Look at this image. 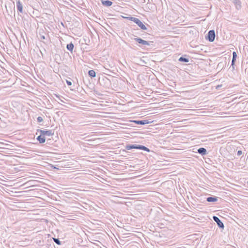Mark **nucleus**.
I'll return each mask as SVG.
<instances>
[{"label":"nucleus","instance_id":"obj_2","mask_svg":"<svg viewBox=\"0 0 248 248\" xmlns=\"http://www.w3.org/2000/svg\"><path fill=\"white\" fill-rule=\"evenodd\" d=\"M103 96V94L99 93L97 91H96L94 89V110L102 109L101 108L105 106L103 104L100 103L101 101H98L95 98V97H96L101 99H102V96Z\"/></svg>","mask_w":248,"mask_h":248},{"label":"nucleus","instance_id":"obj_21","mask_svg":"<svg viewBox=\"0 0 248 248\" xmlns=\"http://www.w3.org/2000/svg\"><path fill=\"white\" fill-rule=\"evenodd\" d=\"M74 47V45L72 43H70V44H67V46H66L67 49L71 52H72L73 51Z\"/></svg>","mask_w":248,"mask_h":248},{"label":"nucleus","instance_id":"obj_26","mask_svg":"<svg viewBox=\"0 0 248 248\" xmlns=\"http://www.w3.org/2000/svg\"><path fill=\"white\" fill-rule=\"evenodd\" d=\"M125 149L127 150H130L131 149H132V145L130 144H127L125 146Z\"/></svg>","mask_w":248,"mask_h":248},{"label":"nucleus","instance_id":"obj_8","mask_svg":"<svg viewBox=\"0 0 248 248\" xmlns=\"http://www.w3.org/2000/svg\"><path fill=\"white\" fill-rule=\"evenodd\" d=\"M213 220L217 223L218 227L219 228L222 229H223L224 228V224L217 217L213 216Z\"/></svg>","mask_w":248,"mask_h":248},{"label":"nucleus","instance_id":"obj_16","mask_svg":"<svg viewBox=\"0 0 248 248\" xmlns=\"http://www.w3.org/2000/svg\"><path fill=\"white\" fill-rule=\"evenodd\" d=\"M218 198L216 196L209 197L206 198V201L209 202H214L217 201Z\"/></svg>","mask_w":248,"mask_h":248},{"label":"nucleus","instance_id":"obj_35","mask_svg":"<svg viewBox=\"0 0 248 248\" xmlns=\"http://www.w3.org/2000/svg\"><path fill=\"white\" fill-rule=\"evenodd\" d=\"M96 135L95 134H94V137ZM99 138H97V137H95L94 138V140H93V141H94V143L95 142V143H97V142H96V141Z\"/></svg>","mask_w":248,"mask_h":248},{"label":"nucleus","instance_id":"obj_22","mask_svg":"<svg viewBox=\"0 0 248 248\" xmlns=\"http://www.w3.org/2000/svg\"><path fill=\"white\" fill-rule=\"evenodd\" d=\"M137 25L143 30H146L147 29L145 25L141 21H140V23Z\"/></svg>","mask_w":248,"mask_h":248},{"label":"nucleus","instance_id":"obj_37","mask_svg":"<svg viewBox=\"0 0 248 248\" xmlns=\"http://www.w3.org/2000/svg\"><path fill=\"white\" fill-rule=\"evenodd\" d=\"M99 112L98 111H94V114H93V115L94 116H97V115H99V114H98Z\"/></svg>","mask_w":248,"mask_h":248},{"label":"nucleus","instance_id":"obj_29","mask_svg":"<svg viewBox=\"0 0 248 248\" xmlns=\"http://www.w3.org/2000/svg\"><path fill=\"white\" fill-rule=\"evenodd\" d=\"M37 122L39 123H41L43 121V119L42 117L39 116L37 119Z\"/></svg>","mask_w":248,"mask_h":248},{"label":"nucleus","instance_id":"obj_44","mask_svg":"<svg viewBox=\"0 0 248 248\" xmlns=\"http://www.w3.org/2000/svg\"><path fill=\"white\" fill-rule=\"evenodd\" d=\"M247 184L248 185V181L247 182Z\"/></svg>","mask_w":248,"mask_h":248},{"label":"nucleus","instance_id":"obj_27","mask_svg":"<svg viewBox=\"0 0 248 248\" xmlns=\"http://www.w3.org/2000/svg\"><path fill=\"white\" fill-rule=\"evenodd\" d=\"M89 75L91 77V79H92V78L93 77V70H91L89 71Z\"/></svg>","mask_w":248,"mask_h":248},{"label":"nucleus","instance_id":"obj_18","mask_svg":"<svg viewBox=\"0 0 248 248\" xmlns=\"http://www.w3.org/2000/svg\"><path fill=\"white\" fill-rule=\"evenodd\" d=\"M37 140L40 143H44L46 141V138L43 136L41 134L37 137Z\"/></svg>","mask_w":248,"mask_h":248},{"label":"nucleus","instance_id":"obj_36","mask_svg":"<svg viewBox=\"0 0 248 248\" xmlns=\"http://www.w3.org/2000/svg\"><path fill=\"white\" fill-rule=\"evenodd\" d=\"M40 38L41 39H46V37H45V35H40Z\"/></svg>","mask_w":248,"mask_h":248},{"label":"nucleus","instance_id":"obj_15","mask_svg":"<svg viewBox=\"0 0 248 248\" xmlns=\"http://www.w3.org/2000/svg\"><path fill=\"white\" fill-rule=\"evenodd\" d=\"M198 153L202 155H206L207 154V150L204 148H200L198 149Z\"/></svg>","mask_w":248,"mask_h":248},{"label":"nucleus","instance_id":"obj_38","mask_svg":"<svg viewBox=\"0 0 248 248\" xmlns=\"http://www.w3.org/2000/svg\"><path fill=\"white\" fill-rule=\"evenodd\" d=\"M222 85H218L216 87V89H219L220 88H221L222 87Z\"/></svg>","mask_w":248,"mask_h":248},{"label":"nucleus","instance_id":"obj_40","mask_svg":"<svg viewBox=\"0 0 248 248\" xmlns=\"http://www.w3.org/2000/svg\"><path fill=\"white\" fill-rule=\"evenodd\" d=\"M96 77V73L94 71V78Z\"/></svg>","mask_w":248,"mask_h":248},{"label":"nucleus","instance_id":"obj_3","mask_svg":"<svg viewBox=\"0 0 248 248\" xmlns=\"http://www.w3.org/2000/svg\"><path fill=\"white\" fill-rule=\"evenodd\" d=\"M101 86L108 88L111 85V81L108 78L104 75H101L98 78V82Z\"/></svg>","mask_w":248,"mask_h":248},{"label":"nucleus","instance_id":"obj_5","mask_svg":"<svg viewBox=\"0 0 248 248\" xmlns=\"http://www.w3.org/2000/svg\"><path fill=\"white\" fill-rule=\"evenodd\" d=\"M215 31L212 30L208 31L206 39L210 42H213L215 40Z\"/></svg>","mask_w":248,"mask_h":248},{"label":"nucleus","instance_id":"obj_10","mask_svg":"<svg viewBox=\"0 0 248 248\" xmlns=\"http://www.w3.org/2000/svg\"><path fill=\"white\" fill-rule=\"evenodd\" d=\"M103 173L104 172L102 169H100L97 166L94 165V175L100 177V175Z\"/></svg>","mask_w":248,"mask_h":248},{"label":"nucleus","instance_id":"obj_1","mask_svg":"<svg viewBox=\"0 0 248 248\" xmlns=\"http://www.w3.org/2000/svg\"><path fill=\"white\" fill-rule=\"evenodd\" d=\"M94 204L95 206H94V211H96V215L98 216L99 218L103 217L105 214L104 211L105 210L104 203H101L98 201H94Z\"/></svg>","mask_w":248,"mask_h":248},{"label":"nucleus","instance_id":"obj_7","mask_svg":"<svg viewBox=\"0 0 248 248\" xmlns=\"http://www.w3.org/2000/svg\"><path fill=\"white\" fill-rule=\"evenodd\" d=\"M132 148L142 150L145 151L147 152H149L150 151V149L148 148L145 147L144 145H142L133 144V145H132Z\"/></svg>","mask_w":248,"mask_h":248},{"label":"nucleus","instance_id":"obj_23","mask_svg":"<svg viewBox=\"0 0 248 248\" xmlns=\"http://www.w3.org/2000/svg\"><path fill=\"white\" fill-rule=\"evenodd\" d=\"M236 61V59L232 58V60L231 66L232 67V70L234 69V64H235V62Z\"/></svg>","mask_w":248,"mask_h":248},{"label":"nucleus","instance_id":"obj_9","mask_svg":"<svg viewBox=\"0 0 248 248\" xmlns=\"http://www.w3.org/2000/svg\"><path fill=\"white\" fill-rule=\"evenodd\" d=\"M134 39L138 43L144 46V47H145L146 46L150 45V43L149 42L144 40L140 38H135Z\"/></svg>","mask_w":248,"mask_h":248},{"label":"nucleus","instance_id":"obj_41","mask_svg":"<svg viewBox=\"0 0 248 248\" xmlns=\"http://www.w3.org/2000/svg\"><path fill=\"white\" fill-rule=\"evenodd\" d=\"M97 2V1H96V0H95L94 1V5L95 4V2Z\"/></svg>","mask_w":248,"mask_h":248},{"label":"nucleus","instance_id":"obj_42","mask_svg":"<svg viewBox=\"0 0 248 248\" xmlns=\"http://www.w3.org/2000/svg\"><path fill=\"white\" fill-rule=\"evenodd\" d=\"M93 64H94V65H95H95H97V64H96V63H95L94 62V63H93Z\"/></svg>","mask_w":248,"mask_h":248},{"label":"nucleus","instance_id":"obj_39","mask_svg":"<svg viewBox=\"0 0 248 248\" xmlns=\"http://www.w3.org/2000/svg\"><path fill=\"white\" fill-rule=\"evenodd\" d=\"M95 126L94 125V128L95 127ZM96 130L94 128L93 129V131H94V133H97L98 132L97 131H95Z\"/></svg>","mask_w":248,"mask_h":248},{"label":"nucleus","instance_id":"obj_20","mask_svg":"<svg viewBox=\"0 0 248 248\" xmlns=\"http://www.w3.org/2000/svg\"><path fill=\"white\" fill-rule=\"evenodd\" d=\"M233 2L237 9H239L241 8V1L240 0H234Z\"/></svg>","mask_w":248,"mask_h":248},{"label":"nucleus","instance_id":"obj_25","mask_svg":"<svg viewBox=\"0 0 248 248\" xmlns=\"http://www.w3.org/2000/svg\"><path fill=\"white\" fill-rule=\"evenodd\" d=\"M98 157H99L100 158H103L101 156H98L97 154L94 153V157H93L94 163L96 162L97 161V158Z\"/></svg>","mask_w":248,"mask_h":248},{"label":"nucleus","instance_id":"obj_43","mask_svg":"<svg viewBox=\"0 0 248 248\" xmlns=\"http://www.w3.org/2000/svg\"><path fill=\"white\" fill-rule=\"evenodd\" d=\"M97 2H98V4L99 5V0L97 1Z\"/></svg>","mask_w":248,"mask_h":248},{"label":"nucleus","instance_id":"obj_19","mask_svg":"<svg viewBox=\"0 0 248 248\" xmlns=\"http://www.w3.org/2000/svg\"><path fill=\"white\" fill-rule=\"evenodd\" d=\"M127 18H128L130 20L133 21L137 25L139 24L140 21L139 18L134 17H127Z\"/></svg>","mask_w":248,"mask_h":248},{"label":"nucleus","instance_id":"obj_12","mask_svg":"<svg viewBox=\"0 0 248 248\" xmlns=\"http://www.w3.org/2000/svg\"><path fill=\"white\" fill-rule=\"evenodd\" d=\"M94 231H95V229H94V241H96L97 243L94 242L93 245H94H94L96 246L97 247H98L99 248H102L100 246V245H102V243H101V242L98 240H96L94 239V238H97V235L100 234V233L97 232H94Z\"/></svg>","mask_w":248,"mask_h":248},{"label":"nucleus","instance_id":"obj_13","mask_svg":"<svg viewBox=\"0 0 248 248\" xmlns=\"http://www.w3.org/2000/svg\"><path fill=\"white\" fill-rule=\"evenodd\" d=\"M101 3L105 6L109 7L113 4L112 2L108 0H100Z\"/></svg>","mask_w":248,"mask_h":248},{"label":"nucleus","instance_id":"obj_33","mask_svg":"<svg viewBox=\"0 0 248 248\" xmlns=\"http://www.w3.org/2000/svg\"><path fill=\"white\" fill-rule=\"evenodd\" d=\"M66 83L68 86H71L72 84L71 81H69L67 80H66Z\"/></svg>","mask_w":248,"mask_h":248},{"label":"nucleus","instance_id":"obj_24","mask_svg":"<svg viewBox=\"0 0 248 248\" xmlns=\"http://www.w3.org/2000/svg\"><path fill=\"white\" fill-rule=\"evenodd\" d=\"M53 239L55 243H56L57 244L59 245H60L61 244V242L59 238H53Z\"/></svg>","mask_w":248,"mask_h":248},{"label":"nucleus","instance_id":"obj_6","mask_svg":"<svg viewBox=\"0 0 248 248\" xmlns=\"http://www.w3.org/2000/svg\"><path fill=\"white\" fill-rule=\"evenodd\" d=\"M37 132H40V134L44 137H45V136H52L54 135V132H53L51 130H43L41 129H38Z\"/></svg>","mask_w":248,"mask_h":248},{"label":"nucleus","instance_id":"obj_17","mask_svg":"<svg viewBox=\"0 0 248 248\" xmlns=\"http://www.w3.org/2000/svg\"><path fill=\"white\" fill-rule=\"evenodd\" d=\"M16 7L17 10L22 13L23 12V6L19 0L16 1Z\"/></svg>","mask_w":248,"mask_h":248},{"label":"nucleus","instance_id":"obj_32","mask_svg":"<svg viewBox=\"0 0 248 248\" xmlns=\"http://www.w3.org/2000/svg\"><path fill=\"white\" fill-rule=\"evenodd\" d=\"M98 147L97 146V145H94V147H93L94 152V151H96V152L98 151Z\"/></svg>","mask_w":248,"mask_h":248},{"label":"nucleus","instance_id":"obj_4","mask_svg":"<svg viewBox=\"0 0 248 248\" xmlns=\"http://www.w3.org/2000/svg\"><path fill=\"white\" fill-rule=\"evenodd\" d=\"M84 82L87 86V91L92 93L93 90V84L87 78L84 79Z\"/></svg>","mask_w":248,"mask_h":248},{"label":"nucleus","instance_id":"obj_31","mask_svg":"<svg viewBox=\"0 0 248 248\" xmlns=\"http://www.w3.org/2000/svg\"><path fill=\"white\" fill-rule=\"evenodd\" d=\"M232 58H235V59H236V58H237V53L235 51H233L232 52Z\"/></svg>","mask_w":248,"mask_h":248},{"label":"nucleus","instance_id":"obj_28","mask_svg":"<svg viewBox=\"0 0 248 248\" xmlns=\"http://www.w3.org/2000/svg\"><path fill=\"white\" fill-rule=\"evenodd\" d=\"M99 223H102L100 221L98 220L97 219L95 220L94 219V226L96 224L98 225H100V224Z\"/></svg>","mask_w":248,"mask_h":248},{"label":"nucleus","instance_id":"obj_30","mask_svg":"<svg viewBox=\"0 0 248 248\" xmlns=\"http://www.w3.org/2000/svg\"><path fill=\"white\" fill-rule=\"evenodd\" d=\"M101 181L100 180H99V179L95 177H94V180H93V182H94V183H98V181Z\"/></svg>","mask_w":248,"mask_h":248},{"label":"nucleus","instance_id":"obj_14","mask_svg":"<svg viewBox=\"0 0 248 248\" xmlns=\"http://www.w3.org/2000/svg\"><path fill=\"white\" fill-rule=\"evenodd\" d=\"M186 57H187V56L186 55L184 56H182L179 58L178 61L183 62H189V59Z\"/></svg>","mask_w":248,"mask_h":248},{"label":"nucleus","instance_id":"obj_11","mask_svg":"<svg viewBox=\"0 0 248 248\" xmlns=\"http://www.w3.org/2000/svg\"><path fill=\"white\" fill-rule=\"evenodd\" d=\"M132 122L137 124L140 125H144L146 124H148L150 123L148 120H133Z\"/></svg>","mask_w":248,"mask_h":248},{"label":"nucleus","instance_id":"obj_34","mask_svg":"<svg viewBox=\"0 0 248 248\" xmlns=\"http://www.w3.org/2000/svg\"><path fill=\"white\" fill-rule=\"evenodd\" d=\"M242 154V152L241 151L239 150V151H237V155L238 156L241 155Z\"/></svg>","mask_w":248,"mask_h":248}]
</instances>
